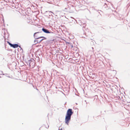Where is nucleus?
I'll return each instance as SVG.
<instances>
[{
    "instance_id": "ddd939ff",
    "label": "nucleus",
    "mask_w": 130,
    "mask_h": 130,
    "mask_svg": "<svg viewBox=\"0 0 130 130\" xmlns=\"http://www.w3.org/2000/svg\"><path fill=\"white\" fill-rule=\"evenodd\" d=\"M50 12H52V13H53L54 14V13H53L51 11H50Z\"/></svg>"
},
{
    "instance_id": "aec40b11",
    "label": "nucleus",
    "mask_w": 130,
    "mask_h": 130,
    "mask_svg": "<svg viewBox=\"0 0 130 130\" xmlns=\"http://www.w3.org/2000/svg\"><path fill=\"white\" fill-rule=\"evenodd\" d=\"M8 77H10L9 76H8Z\"/></svg>"
},
{
    "instance_id": "4468645a",
    "label": "nucleus",
    "mask_w": 130,
    "mask_h": 130,
    "mask_svg": "<svg viewBox=\"0 0 130 130\" xmlns=\"http://www.w3.org/2000/svg\"><path fill=\"white\" fill-rule=\"evenodd\" d=\"M2 74V75H5V74Z\"/></svg>"
},
{
    "instance_id": "6e6552de",
    "label": "nucleus",
    "mask_w": 130,
    "mask_h": 130,
    "mask_svg": "<svg viewBox=\"0 0 130 130\" xmlns=\"http://www.w3.org/2000/svg\"><path fill=\"white\" fill-rule=\"evenodd\" d=\"M8 43L10 45V46H11V47L12 45V44H11V43L10 42H8Z\"/></svg>"
},
{
    "instance_id": "f8f14e48",
    "label": "nucleus",
    "mask_w": 130,
    "mask_h": 130,
    "mask_svg": "<svg viewBox=\"0 0 130 130\" xmlns=\"http://www.w3.org/2000/svg\"><path fill=\"white\" fill-rule=\"evenodd\" d=\"M76 105H78V104H77V103H76Z\"/></svg>"
},
{
    "instance_id": "9d476101",
    "label": "nucleus",
    "mask_w": 130,
    "mask_h": 130,
    "mask_svg": "<svg viewBox=\"0 0 130 130\" xmlns=\"http://www.w3.org/2000/svg\"><path fill=\"white\" fill-rule=\"evenodd\" d=\"M84 26H82L83 27H84V26H86V24H85V23L84 24Z\"/></svg>"
},
{
    "instance_id": "f3484780",
    "label": "nucleus",
    "mask_w": 130,
    "mask_h": 130,
    "mask_svg": "<svg viewBox=\"0 0 130 130\" xmlns=\"http://www.w3.org/2000/svg\"><path fill=\"white\" fill-rule=\"evenodd\" d=\"M129 105H127V106H129Z\"/></svg>"
},
{
    "instance_id": "f257e3e1",
    "label": "nucleus",
    "mask_w": 130,
    "mask_h": 130,
    "mask_svg": "<svg viewBox=\"0 0 130 130\" xmlns=\"http://www.w3.org/2000/svg\"><path fill=\"white\" fill-rule=\"evenodd\" d=\"M73 112H72V109H69L67 112L64 120L66 124L68 125L71 119V117Z\"/></svg>"
},
{
    "instance_id": "39448f33",
    "label": "nucleus",
    "mask_w": 130,
    "mask_h": 130,
    "mask_svg": "<svg viewBox=\"0 0 130 130\" xmlns=\"http://www.w3.org/2000/svg\"><path fill=\"white\" fill-rule=\"evenodd\" d=\"M11 47H12L13 48H17L18 47H19L21 48L22 49V48H21V46H19L17 44H12V45L11 46Z\"/></svg>"
},
{
    "instance_id": "f03ea898",
    "label": "nucleus",
    "mask_w": 130,
    "mask_h": 130,
    "mask_svg": "<svg viewBox=\"0 0 130 130\" xmlns=\"http://www.w3.org/2000/svg\"><path fill=\"white\" fill-rule=\"evenodd\" d=\"M42 30L46 34H54L53 32H51V31H50L48 29H45L44 28H42Z\"/></svg>"
},
{
    "instance_id": "0eeeda50",
    "label": "nucleus",
    "mask_w": 130,
    "mask_h": 130,
    "mask_svg": "<svg viewBox=\"0 0 130 130\" xmlns=\"http://www.w3.org/2000/svg\"><path fill=\"white\" fill-rule=\"evenodd\" d=\"M38 39H35V40H34V42L35 43V44H36L37 43H37Z\"/></svg>"
},
{
    "instance_id": "dca6fc26",
    "label": "nucleus",
    "mask_w": 130,
    "mask_h": 130,
    "mask_svg": "<svg viewBox=\"0 0 130 130\" xmlns=\"http://www.w3.org/2000/svg\"><path fill=\"white\" fill-rule=\"evenodd\" d=\"M92 49H93V47H92Z\"/></svg>"
},
{
    "instance_id": "9b49d317",
    "label": "nucleus",
    "mask_w": 130,
    "mask_h": 130,
    "mask_svg": "<svg viewBox=\"0 0 130 130\" xmlns=\"http://www.w3.org/2000/svg\"><path fill=\"white\" fill-rule=\"evenodd\" d=\"M66 103H65L64 105H65V104H66Z\"/></svg>"
},
{
    "instance_id": "a211bd4d",
    "label": "nucleus",
    "mask_w": 130,
    "mask_h": 130,
    "mask_svg": "<svg viewBox=\"0 0 130 130\" xmlns=\"http://www.w3.org/2000/svg\"><path fill=\"white\" fill-rule=\"evenodd\" d=\"M72 47H73V46L72 45Z\"/></svg>"
},
{
    "instance_id": "7ed1b4c3",
    "label": "nucleus",
    "mask_w": 130,
    "mask_h": 130,
    "mask_svg": "<svg viewBox=\"0 0 130 130\" xmlns=\"http://www.w3.org/2000/svg\"><path fill=\"white\" fill-rule=\"evenodd\" d=\"M40 33L39 32H37L35 33L34 34V38L36 39H40V37H39L38 35V34Z\"/></svg>"
},
{
    "instance_id": "423d86ee",
    "label": "nucleus",
    "mask_w": 130,
    "mask_h": 130,
    "mask_svg": "<svg viewBox=\"0 0 130 130\" xmlns=\"http://www.w3.org/2000/svg\"><path fill=\"white\" fill-rule=\"evenodd\" d=\"M40 38H43V39H41V40H40V42H41V41H42L44 40H46V38L44 37H40Z\"/></svg>"
},
{
    "instance_id": "20e7f679",
    "label": "nucleus",
    "mask_w": 130,
    "mask_h": 130,
    "mask_svg": "<svg viewBox=\"0 0 130 130\" xmlns=\"http://www.w3.org/2000/svg\"><path fill=\"white\" fill-rule=\"evenodd\" d=\"M29 65L30 67H31L32 68H34L35 66V63L34 62L31 61L29 62Z\"/></svg>"
},
{
    "instance_id": "1a4fd4ad",
    "label": "nucleus",
    "mask_w": 130,
    "mask_h": 130,
    "mask_svg": "<svg viewBox=\"0 0 130 130\" xmlns=\"http://www.w3.org/2000/svg\"><path fill=\"white\" fill-rule=\"evenodd\" d=\"M40 42V40L37 39V43H39Z\"/></svg>"
},
{
    "instance_id": "6ab92c4d",
    "label": "nucleus",
    "mask_w": 130,
    "mask_h": 130,
    "mask_svg": "<svg viewBox=\"0 0 130 130\" xmlns=\"http://www.w3.org/2000/svg\"><path fill=\"white\" fill-rule=\"evenodd\" d=\"M0 77L1 78V77L0 76Z\"/></svg>"
},
{
    "instance_id": "2eb2a0df",
    "label": "nucleus",
    "mask_w": 130,
    "mask_h": 130,
    "mask_svg": "<svg viewBox=\"0 0 130 130\" xmlns=\"http://www.w3.org/2000/svg\"><path fill=\"white\" fill-rule=\"evenodd\" d=\"M1 72L2 73H3V72L2 71H1Z\"/></svg>"
}]
</instances>
